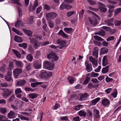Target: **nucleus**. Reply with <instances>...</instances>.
Instances as JSON below:
<instances>
[{
  "mask_svg": "<svg viewBox=\"0 0 121 121\" xmlns=\"http://www.w3.org/2000/svg\"><path fill=\"white\" fill-rule=\"evenodd\" d=\"M88 11V12L91 13L94 16V17L92 19L89 18V21L93 25H97V22L95 18H97L99 20H100V18L98 15L93 12L90 10H89Z\"/></svg>",
  "mask_w": 121,
  "mask_h": 121,
  "instance_id": "f257e3e1",
  "label": "nucleus"
},
{
  "mask_svg": "<svg viewBox=\"0 0 121 121\" xmlns=\"http://www.w3.org/2000/svg\"><path fill=\"white\" fill-rule=\"evenodd\" d=\"M52 74L49 71L45 70H42L40 71V76L41 78H44L47 77H50Z\"/></svg>",
  "mask_w": 121,
  "mask_h": 121,
  "instance_id": "f03ea898",
  "label": "nucleus"
},
{
  "mask_svg": "<svg viewBox=\"0 0 121 121\" xmlns=\"http://www.w3.org/2000/svg\"><path fill=\"white\" fill-rule=\"evenodd\" d=\"M57 14L53 12H51L47 13L46 15L47 20L53 19L56 17Z\"/></svg>",
  "mask_w": 121,
  "mask_h": 121,
  "instance_id": "7ed1b4c3",
  "label": "nucleus"
},
{
  "mask_svg": "<svg viewBox=\"0 0 121 121\" xmlns=\"http://www.w3.org/2000/svg\"><path fill=\"white\" fill-rule=\"evenodd\" d=\"M43 66L46 69L51 70L54 68V65L47 61H44L43 62Z\"/></svg>",
  "mask_w": 121,
  "mask_h": 121,
  "instance_id": "20e7f679",
  "label": "nucleus"
},
{
  "mask_svg": "<svg viewBox=\"0 0 121 121\" xmlns=\"http://www.w3.org/2000/svg\"><path fill=\"white\" fill-rule=\"evenodd\" d=\"M47 57L48 59H53L52 60V61H57L58 59V58L55 53L52 52L48 55Z\"/></svg>",
  "mask_w": 121,
  "mask_h": 121,
  "instance_id": "39448f33",
  "label": "nucleus"
},
{
  "mask_svg": "<svg viewBox=\"0 0 121 121\" xmlns=\"http://www.w3.org/2000/svg\"><path fill=\"white\" fill-rule=\"evenodd\" d=\"M99 9L101 12H105L107 10V9L106 8L105 5L103 4L101 2H99Z\"/></svg>",
  "mask_w": 121,
  "mask_h": 121,
  "instance_id": "423d86ee",
  "label": "nucleus"
},
{
  "mask_svg": "<svg viewBox=\"0 0 121 121\" xmlns=\"http://www.w3.org/2000/svg\"><path fill=\"white\" fill-rule=\"evenodd\" d=\"M89 60L92 63L93 67L94 68L96 67L98 65L97 60L93 58L92 56L89 57Z\"/></svg>",
  "mask_w": 121,
  "mask_h": 121,
  "instance_id": "0eeeda50",
  "label": "nucleus"
},
{
  "mask_svg": "<svg viewBox=\"0 0 121 121\" xmlns=\"http://www.w3.org/2000/svg\"><path fill=\"white\" fill-rule=\"evenodd\" d=\"M33 66L36 69H39L41 68V63L40 61L36 60L33 62Z\"/></svg>",
  "mask_w": 121,
  "mask_h": 121,
  "instance_id": "6e6552de",
  "label": "nucleus"
},
{
  "mask_svg": "<svg viewBox=\"0 0 121 121\" xmlns=\"http://www.w3.org/2000/svg\"><path fill=\"white\" fill-rule=\"evenodd\" d=\"M60 9L61 10L64 9H68V0H65L64 2L60 6Z\"/></svg>",
  "mask_w": 121,
  "mask_h": 121,
  "instance_id": "1a4fd4ad",
  "label": "nucleus"
},
{
  "mask_svg": "<svg viewBox=\"0 0 121 121\" xmlns=\"http://www.w3.org/2000/svg\"><path fill=\"white\" fill-rule=\"evenodd\" d=\"M12 91L10 90L6 89L3 93V96L4 98H7L11 94Z\"/></svg>",
  "mask_w": 121,
  "mask_h": 121,
  "instance_id": "9d476101",
  "label": "nucleus"
},
{
  "mask_svg": "<svg viewBox=\"0 0 121 121\" xmlns=\"http://www.w3.org/2000/svg\"><path fill=\"white\" fill-rule=\"evenodd\" d=\"M22 70L20 69H16L13 70V73L14 77L17 78L18 76L19 75L22 73Z\"/></svg>",
  "mask_w": 121,
  "mask_h": 121,
  "instance_id": "9b49d317",
  "label": "nucleus"
},
{
  "mask_svg": "<svg viewBox=\"0 0 121 121\" xmlns=\"http://www.w3.org/2000/svg\"><path fill=\"white\" fill-rule=\"evenodd\" d=\"M56 42L57 44H59L61 46V47L60 49L61 48L65 46L66 42L61 39H58L57 40Z\"/></svg>",
  "mask_w": 121,
  "mask_h": 121,
  "instance_id": "f8f14e48",
  "label": "nucleus"
},
{
  "mask_svg": "<svg viewBox=\"0 0 121 121\" xmlns=\"http://www.w3.org/2000/svg\"><path fill=\"white\" fill-rule=\"evenodd\" d=\"M86 70L88 72H90L92 70V67L91 65L89 64L88 61H86L85 62Z\"/></svg>",
  "mask_w": 121,
  "mask_h": 121,
  "instance_id": "ddd939ff",
  "label": "nucleus"
},
{
  "mask_svg": "<svg viewBox=\"0 0 121 121\" xmlns=\"http://www.w3.org/2000/svg\"><path fill=\"white\" fill-rule=\"evenodd\" d=\"M30 39L31 43H32L35 48H38V45L37 44V41L34 38H30Z\"/></svg>",
  "mask_w": 121,
  "mask_h": 121,
  "instance_id": "4468645a",
  "label": "nucleus"
},
{
  "mask_svg": "<svg viewBox=\"0 0 121 121\" xmlns=\"http://www.w3.org/2000/svg\"><path fill=\"white\" fill-rule=\"evenodd\" d=\"M108 60L107 56H105L103 57L102 60V64L104 66H106L108 64Z\"/></svg>",
  "mask_w": 121,
  "mask_h": 121,
  "instance_id": "2eb2a0df",
  "label": "nucleus"
},
{
  "mask_svg": "<svg viewBox=\"0 0 121 121\" xmlns=\"http://www.w3.org/2000/svg\"><path fill=\"white\" fill-rule=\"evenodd\" d=\"M7 115L8 117L9 118H14L16 117L15 113L13 111H10Z\"/></svg>",
  "mask_w": 121,
  "mask_h": 121,
  "instance_id": "dca6fc26",
  "label": "nucleus"
},
{
  "mask_svg": "<svg viewBox=\"0 0 121 121\" xmlns=\"http://www.w3.org/2000/svg\"><path fill=\"white\" fill-rule=\"evenodd\" d=\"M11 71L10 70L7 73L8 74L6 76L5 79L6 81H9L11 80V76L12 75Z\"/></svg>",
  "mask_w": 121,
  "mask_h": 121,
  "instance_id": "f3484780",
  "label": "nucleus"
},
{
  "mask_svg": "<svg viewBox=\"0 0 121 121\" xmlns=\"http://www.w3.org/2000/svg\"><path fill=\"white\" fill-rule=\"evenodd\" d=\"M99 110L96 109H94L93 110V115L95 118H98L99 117Z\"/></svg>",
  "mask_w": 121,
  "mask_h": 121,
  "instance_id": "a211bd4d",
  "label": "nucleus"
},
{
  "mask_svg": "<svg viewBox=\"0 0 121 121\" xmlns=\"http://www.w3.org/2000/svg\"><path fill=\"white\" fill-rule=\"evenodd\" d=\"M113 19L111 18L110 20H107L105 21V24L108 26H112L114 25L113 23Z\"/></svg>",
  "mask_w": 121,
  "mask_h": 121,
  "instance_id": "6ab92c4d",
  "label": "nucleus"
},
{
  "mask_svg": "<svg viewBox=\"0 0 121 121\" xmlns=\"http://www.w3.org/2000/svg\"><path fill=\"white\" fill-rule=\"evenodd\" d=\"M110 102L107 99H104L102 101V104L105 106H108L110 104Z\"/></svg>",
  "mask_w": 121,
  "mask_h": 121,
  "instance_id": "aec40b11",
  "label": "nucleus"
},
{
  "mask_svg": "<svg viewBox=\"0 0 121 121\" xmlns=\"http://www.w3.org/2000/svg\"><path fill=\"white\" fill-rule=\"evenodd\" d=\"M26 81L24 80L17 81L16 83V85L18 86L24 85L26 83Z\"/></svg>",
  "mask_w": 121,
  "mask_h": 121,
  "instance_id": "412c9836",
  "label": "nucleus"
},
{
  "mask_svg": "<svg viewBox=\"0 0 121 121\" xmlns=\"http://www.w3.org/2000/svg\"><path fill=\"white\" fill-rule=\"evenodd\" d=\"M94 51L92 54L93 56L96 57H98L99 49L97 47H94Z\"/></svg>",
  "mask_w": 121,
  "mask_h": 121,
  "instance_id": "4be33fe9",
  "label": "nucleus"
},
{
  "mask_svg": "<svg viewBox=\"0 0 121 121\" xmlns=\"http://www.w3.org/2000/svg\"><path fill=\"white\" fill-rule=\"evenodd\" d=\"M109 68L110 66L108 65L103 68L102 70V73L104 74L108 72Z\"/></svg>",
  "mask_w": 121,
  "mask_h": 121,
  "instance_id": "5701e85b",
  "label": "nucleus"
},
{
  "mask_svg": "<svg viewBox=\"0 0 121 121\" xmlns=\"http://www.w3.org/2000/svg\"><path fill=\"white\" fill-rule=\"evenodd\" d=\"M15 64L18 67H22L23 65V64L22 61L19 60H15Z\"/></svg>",
  "mask_w": 121,
  "mask_h": 121,
  "instance_id": "b1692460",
  "label": "nucleus"
},
{
  "mask_svg": "<svg viewBox=\"0 0 121 121\" xmlns=\"http://www.w3.org/2000/svg\"><path fill=\"white\" fill-rule=\"evenodd\" d=\"M88 95V94L87 93H85L82 95L80 97L79 100L82 101L86 100L87 98Z\"/></svg>",
  "mask_w": 121,
  "mask_h": 121,
  "instance_id": "393cba45",
  "label": "nucleus"
},
{
  "mask_svg": "<svg viewBox=\"0 0 121 121\" xmlns=\"http://www.w3.org/2000/svg\"><path fill=\"white\" fill-rule=\"evenodd\" d=\"M17 115L18 117L20 118L22 120L28 121L29 120V119L28 117H26L19 114H18Z\"/></svg>",
  "mask_w": 121,
  "mask_h": 121,
  "instance_id": "a878e982",
  "label": "nucleus"
},
{
  "mask_svg": "<svg viewBox=\"0 0 121 121\" xmlns=\"http://www.w3.org/2000/svg\"><path fill=\"white\" fill-rule=\"evenodd\" d=\"M23 25L22 22L20 20H19L15 24V27L17 28H19L22 26Z\"/></svg>",
  "mask_w": 121,
  "mask_h": 121,
  "instance_id": "bb28decb",
  "label": "nucleus"
},
{
  "mask_svg": "<svg viewBox=\"0 0 121 121\" xmlns=\"http://www.w3.org/2000/svg\"><path fill=\"white\" fill-rule=\"evenodd\" d=\"M100 100L99 98H97L91 101V104L92 105H94L95 104Z\"/></svg>",
  "mask_w": 121,
  "mask_h": 121,
  "instance_id": "cd10ccee",
  "label": "nucleus"
},
{
  "mask_svg": "<svg viewBox=\"0 0 121 121\" xmlns=\"http://www.w3.org/2000/svg\"><path fill=\"white\" fill-rule=\"evenodd\" d=\"M58 34L59 35H61L63 37L65 38L67 37V35L62 30H60L58 33Z\"/></svg>",
  "mask_w": 121,
  "mask_h": 121,
  "instance_id": "c85d7f7f",
  "label": "nucleus"
},
{
  "mask_svg": "<svg viewBox=\"0 0 121 121\" xmlns=\"http://www.w3.org/2000/svg\"><path fill=\"white\" fill-rule=\"evenodd\" d=\"M38 95L36 94L32 93L29 95L28 96L32 99H34L35 98H36L38 96Z\"/></svg>",
  "mask_w": 121,
  "mask_h": 121,
  "instance_id": "c756f323",
  "label": "nucleus"
},
{
  "mask_svg": "<svg viewBox=\"0 0 121 121\" xmlns=\"http://www.w3.org/2000/svg\"><path fill=\"white\" fill-rule=\"evenodd\" d=\"M14 40L16 42L19 43L22 42V38L21 37L18 36H15L14 37Z\"/></svg>",
  "mask_w": 121,
  "mask_h": 121,
  "instance_id": "7c9ffc66",
  "label": "nucleus"
},
{
  "mask_svg": "<svg viewBox=\"0 0 121 121\" xmlns=\"http://www.w3.org/2000/svg\"><path fill=\"white\" fill-rule=\"evenodd\" d=\"M12 30L17 34L19 35H22V33L20 31L17 30L14 27H13L12 28Z\"/></svg>",
  "mask_w": 121,
  "mask_h": 121,
  "instance_id": "2f4dec72",
  "label": "nucleus"
},
{
  "mask_svg": "<svg viewBox=\"0 0 121 121\" xmlns=\"http://www.w3.org/2000/svg\"><path fill=\"white\" fill-rule=\"evenodd\" d=\"M24 32L28 36H31L32 33V32L29 30H25Z\"/></svg>",
  "mask_w": 121,
  "mask_h": 121,
  "instance_id": "473e14b6",
  "label": "nucleus"
},
{
  "mask_svg": "<svg viewBox=\"0 0 121 121\" xmlns=\"http://www.w3.org/2000/svg\"><path fill=\"white\" fill-rule=\"evenodd\" d=\"M34 17L33 16H32L30 17L27 23L29 24H31L34 21Z\"/></svg>",
  "mask_w": 121,
  "mask_h": 121,
  "instance_id": "72a5a7b5",
  "label": "nucleus"
},
{
  "mask_svg": "<svg viewBox=\"0 0 121 121\" xmlns=\"http://www.w3.org/2000/svg\"><path fill=\"white\" fill-rule=\"evenodd\" d=\"M90 76L91 77H96L98 76L99 74L97 73H96L94 72H93L90 73Z\"/></svg>",
  "mask_w": 121,
  "mask_h": 121,
  "instance_id": "f704fd0d",
  "label": "nucleus"
},
{
  "mask_svg": "<svg viewBox=\"0 0 121 121\" xmlns=\"http://www.w3.org/2000/svg\"><path fill=\"white\" fill-rule=\"evenodd\" d=\"M13 51L14 53L16 54V56L17 57L19 58H21V55L20 54L19 52H18L17 51L13 49Z\"/></svg>",
  "mask_w": 121,
  "mask_h": 121,
  "instance_id": "c9c22d12",
  "label": "nucleus"
},
{
  "mask_svg": "<svg viewBox=\"0 0 121 121\" xmlns=\"http://www.w3.org/2000/svg\"><path fill=\"white\" fill-rule=\"evenodd\" d=\"M108 52V50L106 48H102L101 50V52L102 54H104L107 53Z\"/></svg>",
  "mask_w": 121,
  "mask_h": 121,
  "instance_id": "e433bc0d",
  "label": "nucleus"
},
{
  "mask_svg": "<svg viewBox=\"0 0 121 121\" xmlns=\"http://www.w3.org/2000/svg\"><path fill=\"white\" fill-rule=\"evenodd\" d=\"M18 46L20 47H22L24 49L26 48L27 47V44L26 43H23L22 44H19Z\"/></svg>",
  "mask_w": 121,
  "mask_h": 121,
  "instance_id": "4c0bfd02",
  "label": "nucleus"
},
{
  "mask_svg": "<svg viewBox=\"0 0 121 121\" xmlns=\"http://www.w3.org/2000/svg\"><path fill=\"white\" fill-rule=\"evenodd\" d=\"M95 35L97 34L102 36H104L105 35V32L103 30L101 31L98 33H95Z\"/></svg>",
  "mask_w": 121,
  "mask_h": 121,
  "instance_id": "58836bf2",
  "label": "nucleus"
},
{
  "mask_svg": "<svg viewBox=\"0 0 121 121\" xmlns=\"http://www.w3.org/2000/svg\"><path fill=\"white\" fill-rule=\"evenodd\" d=\"M26 59L30 62H31L33 59V57L31 55L29 54L27 56Z\"/></svg>",
  "mask_w": 121,
  "mask_h": 121,
  "instance_id": "ea45409f",
  "label": "nucleus"
},
{
  "mask_svg": "<svg viewBox=\"0 0 121 121\" xmlns=\"http://www.w3.org/2000/svg\"><path fill=\"white\" fill-rule=\"evenodd\" d=\"M79 115L80 116H82L85 117L86 116L85 112L83 110H81L79 112Z\"/></svg>",
  "mask_w": 121,
  "mask_h": 121,
  "instance_id": "a19ab883",
  "label": "nucleus"
},
{
  "mask_svg": "<svg viewBox=\"0 0 121 121\" xmlns=\"http://www.w3.org/2000/svg\"><path fill=\"white\" fill-rule=\"evenodd\" d=\"M31 64L30 63H29L26 65V68L27 71L30 70L31 69Z\"/></svg>",
  "mask_w": 121,
  "mask_h": 121,
  "instance_id": "79ce46f5",
  "label": "nucleus"
},
{
  "mask_svg": "<svg viewBox=\"0 0 121 121\" xmlns=\"http://www.w3.org/2000/svg\"><path fill=\"white\" fill-rule=\"evenodd\" d=\"M15 94L17 95L19 93H22V91L21 88H17L15 90Z\"/></svg>",
  "mask_w": 121,
  "mask_h": 121,
  "instance_id": "37998d69",
  "label": "nucleus"
},
{
  "mask_svg": "<svg viewBox=\"0 0 121 121\" xmlns=\"http://www.w3.org/2000/svg\"><path fill=\"white\" fill-rule=\"evenodd\" d=\"M75 80V79L74 78L69 77V81L70 84H73Z\"/></svg>",
  "mask_w": 121,
  "mask_h": 121,
  "instance_id": "c03bdc74",
  "label": "nucleus"
},
{
  "mask_svg": "<svg viewBox=\"0 0 121 121\" xmlns=\"http://www.w3.org/2000/svg\"><path fill=\"white\" fill-rule=\"evenodd\" d=\"M94 37L96 40L99 41H102L103 40L101 37L97 35L94 36Z\"/></svg>",
  "mask_w": 121,
  "mask_h": 121,
  "instance_id": "a18cd8bd",
  "label": "nucleus"
},
{
  "mask_svg": "<svg viewBox=\"0 0 121 121\" xmlns=\"http://www.w3.org/2000/svg\"><path fill=\"white\" fill-rule=\"evenodd\" d=\"M83 106V105H82L78 104L77 106H76L74 108L75 110L76 111H77L82 108Z\"/></svg>",
  "mask_w": 121,
  "mask_h": 121,
  "instance_id": "49530a36",
  "label": "nucleus"
},
{
  "mask_svg": "<svg viewBox=\"0 0 121 121\" xmlns=\"http://www.w3.org/2000/svg\"><path fill=\"white\" fill-rule=\"evenodd\" d=\"M90 80V78L88 77H86V79L83 82V84L85 85H86L88 83Z\"/></svg>",
  "mask_w": 121,
  "mask_h": 121,
  "instance_id": "de8ad7c7",
  "label": "nucleus"
},
{
  "mask_svg": "<svg viewBox=\"0 0 121 121\" xmlns=\"http://www.w3.org/2000/svg\"><path fill=\"white\" fill-rule=\"evenodd\" d=\"M29 10L30 12L32 11L33 10L35 9V8L34 9V6H32L31 4H30L29 6L28 7Z\"/></svg>",
  "mask_w": 121,
  "mask_h": 121,
  "instance_id": "09e8293b",
  "label": "nucleus"
},
{
  "mask_svg": "<svg viewBox=\"0 0 121 121\" xmlns=\"http://www.w3.org/2000/svg\"><path fill=\"white\" fill-rule=\"evenodd\" d=\"M7 112V110L6 108H0V112L3 113H4Z\"/></svg>",
  "mask_w": 121,
  "mask_h": 121,
  "instance_id": "8fccbe9b",
  "label": "nucleus"
},
{
  "mask_svg": "<svg viewBox=\"0 0 121 121\" xmlns=\"http://www.w3.org/2000/svg\"><path fill=\"white\" fill-rule=\"evenodd\" d=\"M121 11V8H119L117 9L115 11L114 13V15H116L120 13Z\"/></svg>",
  "mask_w": 121,
  "mask_h": 121,
  "instance_id": "3c124183",
  "label": "nucleus"
},
{
  "mask_svg": "<svg viewBox=\"0 0 121 121\" xmlns=\"http://www.w3.org/2000/svg\"><path fill=\"white\" fill-rule=\"evenodd\" d=\"M117 92L116 90H114L113 93L111 95L114 98H116L117 96Z\"/></svg>",
  "mask_w": 121,
  "mask_h": 121,
  "instance_id": "603ef678",
  "label": "nucleus"
},
{
  "mask_svg": "<svg viewBox=\"0 0 121 121\" xmlns=\"http://www.w3.org/2000/svg\"><path fill=\"white\" fill-rule=\"evenodd\" d=\"M113 79L112 78H110L108 77H107L105 78V80L106 82H112Z\"/></svg>",
  "mask_w": 121,
  "mask_h": 121,
  "instance_id": "864d4df0",
  "label": "nucleus"
},
{
  "mask_svg": "<svg viewBox=\"0 0 121 121\" xmlns=\"http://www.w3.org/2000/svg\"><path fill=\"white\" fill-rule=\"evenodd\" d=\"M60 107V105L59 104H56L54 106L53 109L54 110H56Z\"/></svg>",
  "mask_w": 121,
  "mask_h": 121,
  "instance_id": "5fc2aeb1",
  "label": "nucleus"
},
{
  "mask_svg": "<svg viewBox=\"0 0 121 121\" xmlns=\"http://www.w3.org/2000/svg\"><path fill=\"white\" fill-rule=\"evenodd\" d=\"M49 43V42L48 41H47L45 42L41 43L39 45H41V46H45L48 44Z\"/></svg>",
  "mask_w": 121,
  "mask_h": 121,
  "instance_id": "6e6d98bb",
  "label": "nucleus"
},
{
  "mask_svg": "<svg viewBox=\"0 0 121 121\" xmlns=\"http://www.w3.org/2000/svg\"><path fill=\"white\" fill-rule=\"evenodd\" d=\"M12 0L13 3L21 6V4L20 3V1L19 0Z\"/></svg>",
  "mask_w": 121,
  "mask_h": 121,
  "instance_id": "4d7b16f0",
  "label": "nucleus"
},
{
  "mask_svg": "<svg viewBox=\"0 0 121 121\" xmlns=\"http://www.w3.org/2000/svg\"><path fill=\"white\" fill-rule=\"evenodd\" d=\"M5 117L3 115H1L0 116V117L2 119L4 118L3 119L2 121H10V120H8V119L7 118H5Z\"/></svg>",
  "mask_w": 121,
  "mask_h": 121,
  "instance_id": "13d9d810",
  "label": "nucleus"
},
{
  "mask_svg": "<svg viewBox=\"0 0 121 121\" xmlns=\"http://www.w3.org/2000/svg\"><path fill=\"white\" fill-rule=\"evenodd\" d=\"M102 28L107 31H109L111 29V28H110L106 26H103L102 27Z\"/></svg>",
  "mask_w": 121,
  "mask_h": 121,
  "instance_id": "bf43d9fd",
  "label": "nucleus"
},
{
  "mask_svg": "<svg viewBox=\"0 0 121 121\" xmlns=\"http://www.w3.org/2000/svg\"><path fill=\"white\" fill-rule=\"evenodd\" d=\"M25 90L26 91H33L34 90L31 88H29V87H26L25 88Z\"/></svg>",
  "mask_w": 121,
  "mask_h": 121,
  "instance_id": "052dcab7",
  "label": "nucleus"
},
{
  "mask_svg": "<svg viewBox=\"0 0 121 121\" xmlns=\"http://www.w3.org/2000/svg\"><path fill=\"white\" fill-rule=\"evenodd\" d=\"M87 115L89 117H91L92 115V112L89 110H87Z\"/></svg>",
  "mask_w": 121,
  "mask_h": 121,
  "instance_id": "680f3d73",
  "label": "nucleus"
},
{
  "mask_svg": "<svg viewBox=\"0 0 121 121\" xmlns=\"http://www.w3.org/2000/svg\"><path fill=\"white\" fill-rule=\"evenodd\" d=\"M42 9V8L41 6H40L38 8H37L36 11V13L37 14L39 13L41 11Z\"/></svg>",
  "mask_w": 121,
  "mask_h": 121,
  "instance_id": "e2e57ef3",
  "label": "nucleus"
},
{
  "mask_svg": "<svg viewBox=\"0 0 121 121\" xmlns=\"http://www.w3.org/2000/svg\"><path fill=\"white\" fill-rule=\"evenodd\" d=\"M9 67L10 69H9V71L10 70H11V69H12L13 68V63L12 62H10L9 63Z\"/></svg>",
  "mask_w": 121,
  "mask_h": 121,
  "instance_id": "0e129e2a",
  "label": "nucleus"
},
{
  "mask_svg": "<svg viewBox=\"0 0 121 121\" xmlns=\"http://www.w3.org/2000/svg\"><path fill=\"white\" fill-rule=\"evenodd\" d=\"M115 25L116 26L120 25L121 24V22L120 21H116L115 22Z\"/></svg>",
  "mask_w": 121,
  "mask_h": 121,
  "instance_id": "69168bd1",
  "label": "nucleus"
},
{
  "mask_svg": "<svg viewBox=\"0 0 121 121\" xmlns=\"http://www.w3.org/2000/svg\"><path fill=\"white\" fill-rule=\"evenodd\" d=\"M15 98L14 95H12L8 99V102H10L13 101Z\"/></svg>",
  "mask_w": 121,
  "mask_h": 121,
  "instance_id": "338daca9",
  "label": "nucleus"
},
{
  "mask_svg": "<svg viewBox=\"0 0 121 121\" xmlns=\"http://www.w3.org/2000/svg\"><path fill=\"white\" fill-rule=\"evenodd\" d=\"M73 120L74 121H80L81 119L80 118L79 116H77L73 118Z\"/></svg>",
  "mask_w": 121,
  "mask_h": 121,
  "instance_id": "774afa93",
  "label": "nucleus"
}]
</instances>
